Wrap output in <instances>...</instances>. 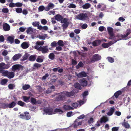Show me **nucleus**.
<instances>
[{
    "instance_id": "56",
    "label": "nucleus",
    "mask_w": 131,
    "mask_h": 131,
    "mask_svg": "<svg viewBox=\"0 0 131 131\" xmlns=\"http://www.w3.org/2000/svg\"><path fill=\"white\" fill-rule=\"evenodd\" d=\"M34 66L36 68H39L41 66V65L40 64L38 63H35L34 64Z\"/></svg>"
},
{
    "instance_id": "17",
    "label": "nucleus",
    "mask_w": 131,
    "mask_h": 131,
    "mask_svg": "<svg viewBox=\"0 0 131 131\" xmlns=\"http://www.w3.org/2000/svg\"><path fill=\"white\" fill-rule=\"evenodd\" d=\"M22 56L21 54H17L14 55L12 58V59L14 61L17 60L19 59Z\"/></svg>"
},
{
    "instance_id": "29",
    "label": "nucleus",
    "mask_w": 131,
    "mask_h": 131,
    "mask_svg": "<svg viewBox=\"0 0 131 131\" xmlns=\"http://www.w3.org/2000/svg\"><path fill=\"white\" fill-rule=\"evenodd\" d=\"M14 39V36H9L7 38L8 40L11 43L13 42Z\"/></svg>"
},
{
    "instance_id": "45",
    "label": "nucleus",
    "mask_w": 131,
    "mask_h": 131,
    "mask_svg": "<svg viewBox=\"0 0 131 131\" xmlns=\"http://www.w3.org/2000/svg\"><path fill=\"white\" fill-rule=\"evenodd\" d=\"M107 58L108 61L112 63L114 61V59L112 58L108 57H107Z\"/></svg>"
},
{
    "instance_id": "50",
    "label": "nucleus",
    "mask_w": 131,
    "mask_h": 131,
    "mask_svg": "<svg viewBox=\"0 0 131 131\" xmlns=\"http://www.w3.org/2000/svg\"><path fill=\"white\" fill-rule=\"evenodd\" d=\"M45 9V7L43 6H40L38 8L39 10L40 11H42Z\"/></svg>"
},
{
    "instance_id": "10",
    "label": "nucleus",
    "mask_w": 131,
    "mask_h": 131,
    "mask_svg": "<svg viewBox=\"0 0 131 131\" xmlns=\"http://www.w3.org/2000/svg\"><path fill=\"white\" fill-rule=\"evenodd\" d=\"M39 51H41L43 53H47L48 52V47L47 46H40L39 49Z\"/></svg>"
},
{
    "instance_id": "8",
    "label": "nucleus",
    "mask_w": 131,
    "mask_h": 131,
    "mask_svg": "<svg viewBox=\"0 0 131 131\" xmlns=\"http://www.w3.org/2000/svg\"><path fill=\"white\" fill-rule=\"evenodd\" d=\"M101 58V57L100 56L97 54H96L93 56L92 59L91 60L90 62L91 63H93L95 61L100 60Z\"/></svg>"
},
{
    "instance_id": "14",
    "label": "nucleus",
    "mask_w": 131,
    "mask_h": 131,
    "mask_svg": "<svg viewBox=\"0 0 131 131\" xmlns=\"http://www.w3.org/2000/svg\"><path fill=\"white\" fill-rule=\"evenodd\" d=\"M10 66L9 64H6L4 62L0 63V68H2L4 69H8Z\"/></svg>"
},
{
    "instance_id": "6",
    "label": "nucleus",
    "mask_w": 131,
    "mask_h": 131,
    "mask_svg": "<svg viewBox=\"0 0 131 131\" xmlns=\"http://www.w3.org/2000/svg\"><path fill=\"white\" fill-rule=\"evenodd\" d=\"M28 114L29 112H24V114H21L19 116L20 118L26 120H28L30 118V116L29 115H27Z\"/></svg>"
},
{
    "instance_id": "7",
    "label": "nucleus",
    "mask_w": 131,
    "mask_h": 131,
    "mask_svg": "<svg viewBox=\"0 0 131 131\" xmlns=\"http://www.w3.org/2000/svg\"><path fill=\"white\" fill-rule=\"evenodd\" d=\"M108 121V119L106 116H103L102 117L100 120V122L101 123L102 122L105 123L107 121ZM100 122L97 121L95 124V126L96 127H99L100 126Z\"/></svg>"
},
{
    "instance_id": "39",
    "label": "nucleus",
    "mask_w": 131,
    "mask_h": 131,
    "mask_svg": "<svg viewBox=\"0 0 131 131\" xmlns=\"http://www.w3.org/2000/svg\"><path fill=\"white\" fill-rule=\"evenodd\" d=\"M30 86L28 84H25L23 86V89L24 90H26L29 88Z\"/></svg>"
},
{
    "instance_id": "5",
    "label": "nucleus",
    "mask_w": 131,
    "mask_h": 131,
    "mask_svg": "<svg viewBox=\"0 0 131 131\" xmlns=\"http://www.w3.org/2000/svg\"><path fill=\"white\" fill-rule=\"evenodd\" d=\"M87 15L86 13H80L76 16L77 19L81 20H84L87 18Z\"/></svg>"
},
{
    "instance_id": "37",
    "label": "nucleus",
    "mask_w": 131,
    "mask_h": 131,
    "mask_svg": "<svg viewBox=\"0 0 131 131\" xmlns=\"http://www.w3.org/2000/svg\"><path fill=\"white\" fill-rule=\"evenodd\" d=\"M8 80L6 79H3L1 82V83L2 85H4L5 84L7 83Z\"/></svg>"
},
{
    "instance_id": "22",
    "label": "nucleus",
    "mask_w": 131,
    "mask_h": 131,
    "mask_svg": "<svg viewBox=\"0 0 131 131\" xmlns=\"http://www.w3.org/2000/svg\"><path fill=\"white\" fill-rule=\"evenodd\" d=\"M56 20L58 21H60L63 19L62 16L60 14H57L56 15L55 17Z\"/></svg>"
},
{
    "instance_id": "64",
    "label": "nucleus",
    "mask_w": 131,
    "mask_h": 131,
    "mask_svg": "<svg viewBox=\"0 0 131 131\" xmlns=\"http://www.w3.org/2000/svg\"><path fill=\"white\" fill-rule=\"evenodd\" d=\"M78 126L77 122H76V120L74 122V123L72 125V126L74 127V128H77Z\"/></svg>"
},
{
    "instance_id": "36",
    "label": "nucleus",
    "mask_w": 131,
    "mask_h": 131,
    "mask_svg": "<svg viewBox=\"0 0 131 131\" xmlns=\"http://www.w3.org/2000/svg\"><path fill=\"white\" fill-rule=\"evenodd\" d=\"M44 43V41H43L42 40L41 41H38L36 43L37 45H39V46L43 45Z\"/></svg>"
},
{
    "instance_id": "63",
    "label": "nucleus",
    "mask_w": 131,
    "mask_h": 131,
    "mask_svg": "<svg viewBox=\"0 0 131 131\" xmlns=\"http://www.w3.org/2000/svg\"><path fill=\"white\" fill-rule=\"evenodd\" d=\"M9 6L10 7H14L15 6V4H14L13 3L11 2L9 4Z\"/></svg>"
},
{
    "instance_id": "20",
    "label": "nucleus",
    "mask_w": 131,
    "mask_h": 131,
    "mask_svg": "<svg viewBox=\"0 0 131 131\" xmlns=\"http://www.w3.org/2000/svg\"><path fill=\"white\" fill-rule=\"evenodd\" d=\"M63 109L65 110H72L73 109V107H71L68 105H64L63 107Z\"/></svg>"
},
{
    "instance_id": "54",
    "label": "nucleus",
    "mask_w": 131,
    "mask_h": 131,
    "mask_svg": "<svg viewBox=\"0 0 131 131\" xmlns=\"http://www.w3.org/2000/svg\"><path fill=\"white\" fill-rule=\"evenodd\" d=\"M54 57V55L53 53H51L49 55V57L51 59H53Z\"/></svg>"
},
{
    "instance_id": "35",
    "label": "nucleus",
    "mask_w": 131,
    "mask_h": 131,
    "mask_svg": "<svg viewBox=\"0 0 131 131\" xmlns=\"http://www.w3.org/2000/svg\"><path fill=\"white\" fill-rule=\"evenodd\" d=\"M122 125L124 126L126 128H128L130 127V125L127 123L126 122H124L122 124Z\"/></svg>"
},
{
    "instance_id": "62",
    "label": "nucleus",
    "mask_w": 131,
    "mask_h": 131,
    "mask_svg": "<svg viewBox=\"0 0 131 131\" xmlns=\"http://www.w3.org/2000/svg\"><path fill=\"white\" fill-rule=\"evenodd\" d=\"M88 25L86 24H84L81 26V27L83 29H85L87 28Z\"/></svg>"
},
{
    "instance_id": "25",
    "label": "nucleus",
    "mask_w": 131,
    "mask_h": 131,
    "mask_svg": "<svg viewBox=\"0 0 131 131\" xmlns=\"http://www.w3.org/2000/svg\"><path fill=\"white\" fill-rule=\"evenodd\" d=\"M16 104L15 102H13L10 104H8V107L10 108H13L16 105Z\"/></svg>"
},
{
    "instance_id": "53",
    "label": "nucleus",
    "mask_w": 131,
    "mask_h": 131,
    "mask_svg": "<svg viewBox=\"0 0 131 131\" xmlns=\"http://www.w3.org/2000/svg\"><path fill=\"white\" fill-rule=\"evenodd\" d=\"M83 64L82 62H80L77 66V68H79V67H82L83 66Z\"/></svg>"
},
{
    "instance_id": "31",
    "label": "nucleus",
    "mask_w": 131,
    "mask_h": 131,
    "mask_svg": "<svg viewBox=\"0 0 131 131\" xmlns=\"http://www.w3.org/2000/svg\"><path fill=\"white\" fill-rule=\"evenodd\" d=\"M68 7L70 8H75L76 7V6L74 4L71 3L70 4H67Z\"/></svg>"
},
{
    "instance_id": "57",
    "label": "nucleus",
    "mask_w": 131,
    "mask_h": 131,
    "mask_svg": "<svg viewBox=\"0 0 131 131\" xmlns=\"http://www.w3.org/2000/svg\"><path fill=\"white\" fill-rule=\"evenodd\" d=\"M119 129L118 127H115L112 128V131H117Z\"/></svg>"
},
{
    "instance_id": "40",
    "label": "nucleus",
    "mask_w": 131,
    "mask_h": 131,
    "mask_svg": "<svg viewBox=\"0 0 131 131\" xmlns=\"http://www.w3.org/2000/svg\"><path fill=\"white\" fill-rule=\"evenodd\" d=\"M29 55L28 53L25 54L23 56V60L24 61L27 59Z\"/></svg>"
},
{
    "instance_id": "21",
    "label": "nucleus",
    "mask_w": 131,
    "mask_h": 131,
    "mask_svg": "<svg viewBox=\"0 0 131 131\" xmlns=\"http://www.w3.org/2000/svg\"><path fill=\"white\" fill-rule=\"evenodd\" d=\"M54 86H52L50 87L49 88L48 90L45 91L46 93H49L53 91L54 90Z\"/></svg>"
},
{
    "instance_id": "46",
    "label": "nucleus",
    "mask_w": 131,
    "mask_h": 131,
    "mask_svg": "<svg viewBox=\"0 0 131 131\" xmlns=\"http://www.w3.org/2000/svg\"><path fill=\"white\" fill-rule=\"evenodd\" d=\"M17 104L21 106H23L25 104V103L21 101H19L18 103Z\"/></svg>"
},
{
    "instance_id": "49",
    "label": "nucleus",
    "mask_w": 131,
    "mask_h": 131,
    "mask_svg": "<svg viewBox=\"0 0 131 131\" xmlns=\"http://www.w3.org/2000/svg\"><path fill=\"white\" fill-rule=\"evenodd\" d=\"M40 56H39L36 59V61L39 62H43V60L40 58Z\"/></svg>"
},
{
    "instance_id": "52",
    "label": "nucleus",
    "mask_w": 131,
    "mask_h": 131,
    "mask_svg": "<svg viewBox=\"0 0 131 131\" xmlns=\"http://www.w3.org/2000/svg\"><path fill=\"white\" fill-rule=\"evenodd\" d=\"M78 103L77 102L71 104V105L74 108L77 107L78 106Z\"/></svg>"
},
{
    "instance_id": "32",
    "label": "nucleus",
    "mask_w": 131,
    "mask_h": 131,
    "mask_svg": "<svg viewBox=\"0 0 131 131\" xmlns=\"http://www.w3.org/2000/svg\"><path fill=\"white\" fill-rule=\"evenodd\" d=\"M36 57L37 56L36 55L31 56L29 57V60L32 61H34L35 60Z\"/></svg>"
},
{
    "instance_id": "4",
    "label": "nucleus",
    "mask_w": 131,
    "mask_h": 131,
    "mask_svg": "<svg viewBox=\"0 0 131 131\" xmlns=\"http://www.w3.org/2000/svg\"><path fill=\"white\" fill-rule=\"evenodd\" d=\"M70 21L68 19L66 18H63L61 21V22L63 23L62 26L63 29H66L70 24Z\"/></svg>"
},
{
    "instance_id": "59",
    "label": "nucleus",
    "mask_w": 131,
    "mask_h": 131,
    "mask_svg": "<svg viewBox=\"0 0 131 131\" xmlns=\"http://www.w3.org/2000/svg\"><path fill=\"white\" fill-rule=\"evenodd\" d=\"M41 22L42 24L45 25L46 24L47 21L45 19H43L41 20Z\"/></svg>"
},
{
    "instance_id": "16",
    "label": "nucleus",
    "mask_w": 131,
    "mask_h": 131,
    "mask_svg": "<svg viewBox=\"0 0 131 131\" xmlns=\"http://www.w3.org/2000/svg\"><path fill=\"white\" fill-rule=\"evenodd\" d=\"M3 28L5 31H8L10 29V27L8 24L5 23L3 24Z\"/></svg>"
},
{
    "instance_id": "23",
    "label": "nucleus",
    "mask_w": 131,
    "mask_h": 131,
    "mask_svg": "<svg viewBox=\"0 0 131 131\" xmlns=\"http://www.w3.org/2000/svg\"><path fill=\"white\" fill-rule=\"evenodd\" d=\"M91 6V5L89 3H86L82 6L83 8L84 9H86L89 8Z\"/></svg>"
},
{
    "instance_id": "61",
    "label": "nucleus",
    "mask_w": 131,
    "mask_h": 131,
    "mask_svg": "<svg viewBox=\"0 0 131 131\" xmlns=\"http://www.w3.org/2000/svg\"><path fill=\"white\" fill-rule=\"evenodd\" d=\"M7 51L5 50H4L2 53V54L4 56H6L7 54Z\"/></svg>"
},
{
    "instance_id": "42",
    "label": "nucleus",
    "mask_w": 131,
    "mask_h": 131,
    "mask_svg": "<svg viewBox=\"0 0 131 131\" xmlns=\"http://www.w3.org/2000/svg\"><path fill=\"white\" fill-rule=\"evenodd\" d=\"M74 86L76 88L79 89L80 90L81 89L80 85L79 83H77L74 84Z\"/></svg>"
},
{
    "instance_id": "24",
    "label": "nucleus",
    "mask_w": 131,
    "mask_h": 131,
    "mask_svg": "<svg viewBox=\"0 0 131 131\" xmlns=\"http://www.w3.org/2000/svg\"><path fill=\"white\" fill-rule=\"evenodd\" d=\"M0 107L4 108H7L8 107V104L3 103L0 104Z\"/></svg>"
},
{
    "instance_id": "9",
    "label": "nucleus",
    "mask_w": 131,
    "mask_h": 131,
    "mask_svg": "<svg viewBox=\"0 0 131 131\" xmlns=\"http://www.w3.org/2000/svg\"><path fill=\"white\" fill-rule=\"evenodd\" d=\"M121 39H117V40H116L114 42H113L112 41H110L108 43H104L102 44V46L104 48H107L114 43L116 42L117 41Z\"/></svg>"
},
{
    "instance_id": "55",
    "label": "nucleus",
    "mask_w": 131,
    "mask_h": 131,
    "mask_svg": "<svg viewBox=\"0 0 131 131\" xmlns=\"http://www.w3.org/2000/svg\"><path fill=\"white\" fill-rule=\"evenodd\" d=\"M56 42L55 41H54L51 43V46L52 47H56Z\"/></svg>"
},
{
    "instance_id": "51",
    "label": "nucleus",
    "mask_w": 131,
    "mask_h": 131,
    "mask_svg": "<svg viewBox=\"0 0 131 131\" xmlns=\"http://www.w3.org/2000/svg\"><path fill=\"white\" fill-rule=\"evenodd\" d=\"M2 11L4 13H8L9 11L8 9L6 8H3L2 10Z\"/></svg>"
},
{
    "instance_id": "13",
    "label": "nucleus",
    "mask_w": 131,
    "mask_h": 131,
    "mask_svg": "<svg viewBox=\"0 0 131 131\" xmlns=\"http://www.w3.org/2000/svg\"><path fill=\"white\" fill-rule=\"evenodd\" d=\"M75 75L77 76L78 78L85 77L87 76L86 73L84 71L78 74L76 73Z\"/></svg>"
},
{
    "instance_id": "18",
    "label": "nucleus",
    "mask_w": 131,
    "mask_h": 131,
    "mask_svg": "<svg viewBox=\"0 0 131 131\" xmlns=\"http://www.w3.org/2000/svg\"><path fill=\"white\" fill-rule=\"evenodd\" d=\"M80 82L83 86H86L87 85V81L84 78L81 79L80 81Z\"/></svg>"
},
{
    "instance_id": "47",
    "label": "nucleus",
    "mask_w": 131,
    "mask_h": 131,
    "mask_svg": "<svg viewBox=\"0 0 131 131\" xmlns=\"http://www.w3.org/2000/svg\"><path fill=\"white\" fill-rule=\"evenodd\" d=\"M16 12L18 13H21L22 11V9L19 8H17L16 9Z\"/></svg>"
},
{
    "instance_id": "30",
    "label": "nucleus",
    "mask_w": 131,
    "mask_h": 131,
    "mask_svg": "<svg viewBox=\"0 0 131 131\" xmlns=\"http://www.w3.org/2000/svg\"><path fill=\"white\" fill-rule=\"evenodd\" d=\"M114 111V108H111L109 111L107 113V114L109 116L111 115Z\"/></svg>"
},
{
    "instance_id": "48",
    "label": "nucleus",
    "mask_w": 131,
    "mask_h": 131,
    "mask_svg": "<svg viewBox=\"0 0 131 131\" xmlns=\"http://www.w3.org/2000/svg\"><path fill=\"white\" fill-rule=\"evenodd\" d=\"M32 25L34 26H38L39 24V22L38 21H35L32 23Z\"/></svg>"
},
{
    "instance_id": "33",
    "label": "nucleus",
    "mask_w": 131,
    "mask_h": 131,
    "mask_svg": "<svg viewBox=\"0 0 131 131\" xmlns=\"http://www.w3.org/2000/svg\"><path fill=\"white\" fill-rule=\"evenodd\" d=\"M57 44L60 46L63 47L64 46V43L62 40H59L57 42Z\"/></svg>"
},
{
    "instance_id": "34",
    "label": "nucleus",
    "mask_w": 131,
    "mask_h": 131,
    "mask_svg": "<svg viewBox=\"0 0 131 131\" xmlns=\"http://www.w3.org/2000/svg\"><path fill=\"white\" fill-rule=\"evenodd\" d=\"M88 94V92L87 91H85L82 94V95L84 100H85V99L86 98V96Z\"/></svg>"
},
{
    "instance_id": "2",
    "label": "nucleus",
    "mask_w": 131,
    "mask_h": 131,
    "mask_svg": "<svg viewBox=\"0 0 131 131\" xmlns=\"http://www.w3.org/2000/svg\"><path fill=\"white\" fill-rule=\"evenodd\" d=\"M74 94H75V93L74 90L70 92H65L61 93L58 94L56 100L57 101H60L64 98L66 96L68 97H70L73 96Z\"/></svg>"
},
{
    "instance_id": "19",
    "label": "nucleus",
    "mask_w": 131,
    "mask_h": 131,
    "mask_svg": "<svg viewBox=\"0 0 131 131\" xmlns=\"http://www.w3.org/2000/svg\"><path fill=\"white\" fill-rule=\"evenodd\" d=\"M29 43L27 42H25L23 43L21 45L22 48L24 49L28 48L29 46Z\"/></svg>"
},
{
    "instance_id": "11",
    "label": "nucleus",
    "mask_w": 131,
    "mask_h": 131,
    "mask_svg": "<svg viewBox=\"0 0 131 131\" xmlns=\"http://www.w3.org/2000/svg\"><path fill=\"white\" fill-rule=\"evenodd\" d=\"M6 72L5 73V75L8 78L11 79L14 77L15 75L14 72H9L7 71H6Z\"/></svg>"
},
{
    "instance_id": "44",
    "label": "nucleus",
    "mask_w": 131,
    "mask_h": 131,
    "mask_svg": "<svg viewBox=\"0 0 131 131\" xmlns=\"http://www.w3.org/2000/svg\"><path fill=\"white\" fill-rule=\"evenodd\" d=\"M8 86L9 89L12 90L15 87V85L14 84H10L8 85Z\"/></svg>"
},
{
    "instance_id": "26",
    "label": "nucleus",
    "mask_w": 131,
    "mask_h": 131,
    "mask_svg": "<svg viewBox=\"0 0 131 131\" xmlns=\"http://www.w3.org/2000/svg\"><path fill=\"white\" fill-rule=\"evenodd\" d=\"M101 42V41L100 40H96L94 41L92 44L94 46H96L99 45Z\"/></svg>"
},
{
    "instance_id": "43",
    "label": "nucleus",
    "mask_w": 131,
    "mask_h": 131,
    "mask_svg": "<svg viewBox=\"0 0 131 131\" xmlns=\"http://www.w3.org/2000/svg\"><path fill=\"white\" fill-rule=\"evenodd\" d=\"M23 100L26 102H28V100L29 99V97H27L26 96H23Z\"/></svg>"
},
{
    "instance_id": "12",
    "label": "nucleus",
    "mask_w": 131,
    "mask_h": 131,
    "mask_svg": "<svg viewBox=\"0 0 131 131\" xmlns=\"http://www.w3.org/2000/svg\"><path fill=\"white\" fill-rule=\"evenodd\" d=\"M22 66L21 65L16 64L14 65L12 67V70L14 71L17 70H20L22 68Z\"/></svg>"
},
{
    "instance_id": "1",
    "label": "nucleus",
    "mask_w": 131,
    "mask_h": 131,
    "mask_svg": "<svg viewBox=\"0 0 131 131\" xmlns=\"http://www.w3.org/2000/svg\"><path fill=\"white\" fill-rule=\"evenodd\" d=\"M107 30L108 34L110 36L109 38L110 39H115V40H117V39H121L120 38H119L120 37L122 38L126 37L130 34V32H128L126 34L123 35L117 34L115 37L113 33V28L112 27H108L107 28Z\"/></svg>"
},
{
    "instance_id": "27",
    "label": "nucleus",
    "mask_w": 131,
    "mask_h": 131,
    "mask_svg": "<svg viewBox=\"0 0 131 131\" xmlns=\"http://www.w3.org/2000/svg\"><path fill=\"white\" fill-rule=\"evenodd\" d=\"M122 92V91L121 90L118 91L114 94V96L116 98H117L118 97L119 95L121 94Z\"/></svg>"
},
{
    "instance_id": "41",
    "label": "nucleus",
    "mask_w": 131,
    "mask_h": 131,
    "mask_svg": "<svg viewBox=\"0 0 131 131\" xmlns=\"http://www.w3.org/2000/svg\"><path fill=\"white\" fill-rule=\"evenodd\" d=\"M94 121L93 118L91 117L88 120V122L89 124L93 123Z\"/></svg>"
},
{
    "instance_id": "3",
    "label": "nucleus",
    "mask_w": 131,
    "mask_h": 131,
    "mask_svg": "<svg viewBox=\"0 0 131 131\" xmlns=\"http://www.w3.org/2000/svg\"><path fill=\"white\" fill-rule=\"evenodd\" d=\"M44 111L45 113L49 115H52L55 113L61 114L63 113V112L62 110L58 108L55 109L54 111H53V109L51 108L45 109Z\"/></svg>"
},
{
    "instance_id": "28",
    "label": "nucleus",
    "mask_w": 131,
    "mask_h": 131,
    "mask_svg": "<svg viewBox=\"0 0 131 131\" xmlns=\"http://www.w3.org/2000/svg\"><path fill=\"white\" fill-rule=\"evenodd\" d=\"M33 31V29L31 27H29L28 28L26 32L28 34H31Z\"/></svg>"
},
{
    "instance_id": "38",
    "label": "nucleus",
    "mask_w": 131,
    "mask_h": 131,
    "mask_svg": "<svg viewBox=\"0 0 131 131\" xmlns=\"http://www.w3.org/2000/svg\"><path fill=\"white\" fill-rule=\"evenodd\" d=\"M47 35L45 34L43 35L40 36L39 37V38L41 39L44 40L47 38Z\"/></svg>"
},
{
    "instance_id": "58",
    "label": "nucleus",
    "mask_w": 131,
    "mask_h": 131,
    "mask_svg": "<svg viewBox=\"0 0 131 131\" xmlns=\"http://www.w3.org/2000/svg\"><path fill=\"white\" fill-rule=\"evenodd\" d=\"M55 11L51 10L48 12V14L49 15H54L55 14Z\"/></svg>"
},
{
    "instance_id": "60",
    "label": "nucleus",
    "mask_w": 131,
    "mask_h": 131,
    "mask_svg": "<svg viewBox=\"0 0 131 131\" xmlns=\"http://www.w3.org/2000/svg\"><path fill=\"white\" fill-rule=\"evenodd\" d=\"M23 5V4L20 3H17L15 4V6L17 7H20L22 6Z\"/></svg>"
},
{
    "instance_id": "15",
    "label": "nucleus",
    "mask_w": 131,
    "mask_h": 131,
    "mask_svg": "<svg viewBox=\"0 0 131 131\" xmlns=\"http://www.w3.org/2000/svg\"><path fill=\"white\" fill-rule=\"evenodd\" d=\"M54 4L51 3H49L47 6L46 7L45 10L46 11H49L50 9L53 8L54 7Z\"/></svg>"
}]
</instances>
